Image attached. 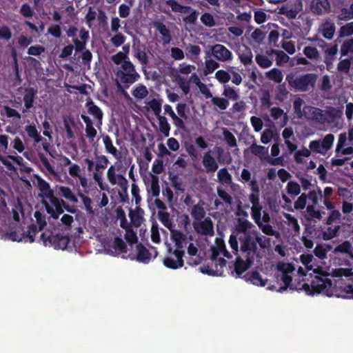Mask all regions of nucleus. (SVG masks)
Returning a JSON list of instances; mask_svg holds the SVG:
<instances>
[{"label":"nucleus","instance_id":"58","mask_svg":"<svg viewBox=\"0 0 353 353\" xmlns=\"http://www.w3.org/2000/svg\"><path fill=\"white\" fill-rule=\"evenodd\" d=\"M352 250V245L348 241L343 242L338 245L334 250V252H343L350 254Z\"/></svg>","mask_w":353,"mask_h":353},{"label":"nucleus","instance_id":"44","mask_svg":"<svg viewBox=\"0 0 353 353\" xmlns=\"http://www.w3.org/2000/svg\"><path fill=\"white\" fill-rule=\"evenodd\" d=\"M103 141L105 147L106 151L118 158L119 154L117 148L113 145L111 139L108 136H105L103 138Z\"/></svg>","mask_w":353,"mask_h":353},{"label":"nucleus","instance_id":"60","mask_svg":"<svg viewBox=\"0 0 353 353\" xmlns=\"http://www.w3.org/2000/svg\"><path fill=\"white\" fill-rule=\"evenodd\" d=\"M339 228V226H334V227L328 228L327 230L323 232V239L325 240H330V239H332L333 237H334L338 232Z\"/></svg>","mask_w":353,"mask_h":353},{"label":"nucleus","instance_id":"46","mask_svg":"<svg viewBox=\"0 0 353 353\" xmlns=\"http://www.w3.org/2000/svg\"><path fill=\"white\" fill-rule=\"evenodd\" d=\"M212 103L221 110H225L229 106V101L223 97H212Z\"/></svg>","mask_w":353,"mask_h":353},{"label":"nucleus","instance_id":"61","mask_svg":"<svg viewBox=\"0 0 353 353\" xmlns=\"http://www.w3.org/2000/svg\"><path fill=\"white\" fill-rule=\"evenodd\" d=\"M303 104V101L301 99H296L294 101V109L299 118L303 117V109L301 107Z\"/></svg>","mask_w":353,"mask_h":353},{"label":"nucleus","instance_id":"6","mask_svg":"<svg viewBox=\"0 0 353 353\" xmlns=\"http://www.w3.org/2000/svg\"><path fill=\"white\" fill-rule=\"evenodd\" d=\"M295 268L294 266L288 263L279 262L276 265V279L281 281L283 284L276 290L279 292H284L288 287H291L292 275L294 274Z\"/></svg>","mask_w":353,"mask_h":353},{"label":"nucleus","instance_id":"24","mask_svg":"<svg viewBox=\"0 0 353 353\" xmlns=\"http://www.w3.org/2000/svg\"><path fill=\"white\" fill-rule=\"evenodd\" d=\"M107 177L110 183L112 185H123L126 182V180L124 176L122 175V173H119L110 168H109L107 172Z\"/></svg>","mask_w":353,"mask_h":353},{"label":"nucleus","instance_id":"53","mask_svg":"<svg viewBox=\"0 0 353 353\" xmlns=\"http://www.w3.org/2000/svg\"><path fill=\"white\" fill-rule=\"evenodd\" d=\"M13 219L16 221H19L21 217L23 216V209L21 203L17 202L12 210Z\"/></svg>","mask_w":353,"mask_h":353},{"label":"nucleus","instance_id":"32","mask_svg":"<svg viewBox=\"0 0 353 353\" xmlns=\"http://www.w3.org/2000/svg\"><path fill=\"white\" fill-rule=\"evenodd\" d=\"M188 253L190 256H194L193 259H190L188 261V263L191 265H196L200 263L201 259L197 255L198 248L196 245L193 243H190L188 247Z\"/></svg>","mask_w":353,"mask_h":353},{"label":"nucleus","instance_id":"63","mask_svg":"<svg viewBox=\"0 0 353 353\" xmlns=\"http://www.w3.org/2000/svg\"><path fill=\"white\" fill-rule=\"evenodd\" d=\"M150 191L152 192L154 196H157L159 194V185L158 183V179L153 176L151 181Z\"/></svg>","mask_w":353,"mask_h":353},{"label":"nucleus","instance_id":"42","mask_svg":"<svg viewBox=\"0 0 353 353\" xmlns=\"http://www.w3.org/2000/svg\"><path fill=\"white\" fill-rule=\"evenodd\" d=\"M15 161H17V159L13 157H6L0 154V162H1L8 171L12 172L14 170L13 163Z\"/></svg>","mask_w":353,"mask_h":353},{"label":"nucleus","instance_id":"18","mask_svg":"<svg viewBox=\"0 0 353 353\" xmlns=\"http://www.w3.org/2000/svg\"><path fill=\"white\" fill-rule=\"evenodd\" d=\"M303 116L308 119L316 120L319 122L324 119L322 111L312 106H305L303 108Z\"/></svg>","mask_w":353,"mask_h":353},{"label":"nucleus","instance_id":"4","mask_svg":"<svg viewBox=\"0 0 353 353\" xmlns=\"http://www.w3.org/2000/svg\"><path fill=\"white\" fill-rule=\"evenodd\" d=\"M34 217L36 219L38 228L34 224H33L28 228L26 233L23 232L20 229H18L17 231L11 230L6 234L5 239L18 242L21 241H25L30 243L33 242L34 241V236L37 233L41 230L46 225L45 216L41 212L38 211L35 212Z\"/></svg>","mask_w":353,"mask_h":353},{"label":"nucleus","instance_id":"41","mask_svg":"<svg viewBox=\"0 0 353 353\" xmlns=\"http://www.w3.org/2000/svg\"><path fill=\"white\" fill-rule=\"evenodd\" d=\"M322 32L324 37L332 39L335 32V27L333 23L326 21L322 27Z\"/></svg>","mask_w":353,"mask_h":353},{"label":"nucleus","instance_id":"49","mask_svg":"<svg viewBox=\"0 0 353 353\" xmlns=\"http://www.w3.org/2000/svg\"><path fill=\"white\" fill-rule=\"evenodd\" d=\"M217 177L219 181L223 183L229 184L231 182V175L225 168L219 170Z\"/></svg>","mask_w":353,"mask_h":353},{"label":"nucleus","instance_id":"13","mask_svg":"<svg viewBox=\"0 0 353 353\" xmlns=\"http://www.w3.org/2000/svg\"><path fill=\"white\" fill-rule=\"evenodd\" d=\"M314 257L311 254H301L300 256V261L305 266V269L299 268L298 270V274L301 276H307L309 275L310 277H313L314 269L321 268L319 266H316L313 263Z\"/></svg>","mask_w":353,"mask_h":353},{"label":"nucleus","instance_id":"3","mask_svg":"<svg viewBox=\"0 0 353 353\" xmlns=\"http://www.w3.org/2000/svg\"><path fill=\"white\" fill-rule=\"evenodd\" d=\"M37 185L40 190L39 196L41 197L48 213L57 219L63 212V207L65 202L57 198L51 190L48 183L41 179H37Z\"/></svg>","mask_w":353,"mask_h":353},{"label":"nucleus","instance_id":"43","mask_svg":"<svg viewBox=\"0 0 353 353\" xmlns=\"http://www.w3.org/2000/svg\"><path fill=\"white\" fill-rule=\"evenodd\" d=\"M148 94L147 88L143 85H138L132 91V95L137 99H143Z\"/></svg>","mask_w":353,"mask_h":353},{"label":"nucleus","instance_id":"40","mask_svg":"<svg viewBox=\"0 0 353 353\" xmlns=\"http://www.w3.org/2000/svg\"><path fill=\"white\" fill-rule=\"evenodd\" d=\"M284 217L285 218L287 223L290 227V230L293 231L295 234L299 233L300 227L297 220L291 214L287 213L284 214Z\"/></svg>","mask_w":353,"mask_h":353},{"label":"nucleus","instance_id":"64","mask_svg":"<svg viewBox=\"0 0 353 353\" xmlns=\"http://www.w3.org/2000/svg\"><path fill=\"white\" fill-rule=\"evenodd\" d=\"M223 136L224 139L228 143V144L231 146L234 147L236 145V140L235 137L228 130H224L223 132Z\"/></svg>","mask_w":353,"mask_h":353},{"label":"nucleus","instance_id":"19","mask_svg":"<svg viewBox=\"0 0 353 353\" xmlns=\"http://www.w3.org/2000/svg\"><path fill=\"white\" fill-rule=\"evenodd\" d=\"M330 8V4L327 0H312L310 3V10L312 12L321 14L326 12Z\"/></svg>","mask_w":353,"mask_h":353},{"label":"nucleus","instance_id":"30","mask_svg":"<svg viewBox=\"0 0 353 353\" xmlns=\"http://www.w3.org/2000/svg\"><path fill=\"white\" fill-rule=\"evenodd\" d=\"M103 246L111 254L125 252V245L123 241L120 238H115L113 242L114 251L110 250L107 242H103Z\"/></svg>","mask_w":353,"mask_h":353},{"label":"nucleus","instance_id":"52","mask_svg":"<svg viewBox=\"0 0 353 353\" xmlns=\"http://www.w3.org/2000/svg\"><path fill=\"white\" fill-rule=\"evenodd\" d=\"M330 249L331 247L330 245H317L314 249V254L319 259H323L326 257V254Z\"/></svg>","mask_w":353,"mask_h":353},{"label":"nucleus","instance_id":"14","mask_svg":"<svg viewBox=\"0 0 353 353\" xmlns=\"http://www.w3.org/2000/svg\"><path fill=\"white\" fill-rule=\"evenodd\" d=\"M193 227L198 233L201 234L212 236L214 234L213 224L210 217L199 221H194Z\"/></svg>","mask_w":353,"mask_h":353},{"label":"nucleus","instance_id":"5","mask_svg":"<svg viewBox=\"0 0 353 353\" xmlns=\"http://www.w3.org/2000/svg\"><path fill=\"white\" fill-rule=\"evenodd\" d=\"M139 78L140 75L132 63H127L124 66L119 67L115 72V80L119 87L122 85L128 87Z\"/></svg>","mask_w":353,"mask_h":353},{"label":"nucleus","instance_id":"15","mask_svg":"<svg viewBox=\"0 0 353 353\" xmlns=\"http://www.w3.org/2000/svg\"><path fill=\"white\" fill-rule=\"evenodd\" d=\"M212 55L219 61H228L232 59V53L224 46L216 44L212 47Z\"/></svg>","mask_w":353,"mask_h":353},{"label":"nucleus","instance_id":"20","mask_svg":"<svg viewBox=\"0 0 353 353\" xmlns=\"http://www.w3.org/2000/svg\"><path fill=\"white\" fill-rule=\"evenodd\" d=\"M237 54L242 63L244 65L250 64L252 61V52L250 48L245 45L239 47Z\"/></svg>","mask_w":353,"mask_h":353},{"label":"nucleus","instance_id":"50","mask_svg":"<svg viewBox=\"0 0 353 353\" xmlns=\"http://www.w3.org/2000/svg\"><path fill=\"white\" fill-rule=\"evenodd\" d=\"M157 30L163 37V42L168 43L170 41V31L166 26L162 23H158L157 26Z\"/></svg>","mask_w":353,"mask_h":353},{"label":"nucleus","instance_id":"62","mask_svg":"<svg viewBox=\"0 0 353 353\" xmlns=\"http://www.w3.org/2000/svg\"><path fill=\"white\" fill-rule=\"evenodd\" d=\"M353 34V23H349L340 29L341 37H348Z\"/></svg>","mask_w":353,"mask_h":353},{"label":"nucleus","instance_id":"29","mask_svg":"<svg viewBox=\"0 0 353 353\" xmlns=\"http://www.w3.org/2000/svg\"><path fill=\"white\" fill-rule=\"evenodd\" d=\"M271 116L272 118L276 121H278V123L281 126H283L286 124L288 118L286 114L283 112V111L278 108H272L271 109Z\"/></svg>","mask_w":353,"mask_h":353},{"label":"nucleus","instance_id":"38","mask_svg":"<svg viewBox=\"0 0 353 353\" xmlns=\"http://www.w3.org/2000/svg\"><path fill=\"white\" fill-rule=\"evenodd\" d=\"M112 60L113 62L120 66H124L125 63H131L129 60L128 56H127L125 53H121V52H119L116 54L112 57Z\"/></svg>","mask_w":353,"mask_h":353},{"label":"nucleus","instance_id":"25","mask_svg":"<svg viewBox=\"0 0 353 353\" xmlns=\"http://www.w3.org/2000/svg\"><path fill=\"white\" fill-rule=\"evenodd\" d=\"M36 94L37 91L33 88L26 89L23 99L26 108V110H23V112L33 106Z\"/></svg>","mask_w":353,"mask_h":353},{"label":"nucleus","instance_id":"1","mask_svg":"<svg viewBox=\"0 0 353 353\" xmlns=\"http://www.w3.org/2000/svg\"><path fill=\"white\" fill-rule=\"evenodd\" d=\"M236 231L241 243V250L249 256L247 261L238 259L235 263L236 276L241 277L252 263V259L256 254L258 243L261 248L270 247V239L259 233L254 225L246 218H239Z\"/></svg>","mask_w":353,"mask_h":353},{"label":"nucleus","instance_id":"2","mask_svg":"<svg viewBox=\"0 0 353 353\" xmlns=\"http://www.w3.org/2000/svg\"><path fill=\"white\" fill-rule=\"evenodd\" d=\"M332 274L334 277H350L353 276V272L347 268H337L332 270L331 272L323 270L322 268H314L311 284L303 283L299 290H303L308 295L315 294H323L327 296L343 297L344 295L337 292L335 287L333 286L328 276Z\"/></svg>","mask_w":353,"mask_h":353},{"label":"nucleus","instance_id":"54","mask_svg":"<svg viewBox=\"0 0 353 353\" xmlns=\"http://www.w3.org/2000/svg\"><path fill=\"white\" fill-rule=\"evenodd\" d=\"M201 21L206 26L213 27L215 26V19L210 13H204L201 17Z\"/></svg>","mask_w":353,"mask_h":353},{"label":"nucleus","instance_id":"9","mask_svg":"<svg viewBox=\"0 0 353 353\" xmlns=\"http://www.w3.org/2000/svg\"><path fill=\"white\" fill-rule=\"evenodd\" d=\"M41 239L45 246H52L57 250H65L69 243V239L67 236L57 234L54 236H47L46 233L41 235Z\"/></svg>","mask_w":353,"mask_h":353},{"label":"nucleus","instance_id":"16","mask_svg":"<svg viewBox=\"0 0 353 353\" xmlns=\"http://www.w3.org/2000/svg\"><path fill=\"white\" fill-rule=\"evenodd\" d=\"M349 139L345 133L340 134L336 147V153L340 155H350L353 153V147L349 146Z\"/></svg>","mask_w":353,"mask_h":353},{"label":"nucleus","instance_id":"11","mask_svg":"<svg viewBox=\"0 0 353 353\" xmlns=\"http://www.w3.org/2000/svg\"><path fill=\"white\" fill-rule=\"evenodd\" d=\"M136 253L129 254V257L132 260H137L141 263H148L152 259L157 256V251L154 248H151L149 251L141 245H136Z\"/></svg>","mask_w":353,"mask_h":353},{"label":"nucleus","instance_id":"45","mask_svg":"<svg viewBox=\"0 0 353 353\" xmlns=\"http://www.w3.org/2000/svg\"><path fill=\"white\" fill-rule=\"evenodd\" d=\"M26 131L28 133V136L32 138L36 143H39L41 141V137L39 135L35 125H28L26 126Z\"/></svg>","mask_w":353,"mask_h":353},{"label":"nucleus","instance_id":"48","mask_svg":"<svg viewBox=\"0 0 353 353\" xmlns=\"http://www.w3.org/2000/svg\"><path fill=\"white\" fill-rule=\"evenodd\" d=\"M215 78L221 83H228L230 79V70L228 72L220 70L215 73Z\"/></svg>","mask_w":353,"mask_h":353},{"label":"nucleus","instance_id":"28","mask_svg":"<svg viewBox=\"0 0 353 353\" xmlns=\"http://www.w3.org/2000/svg\"><path fill=\"white\" fill-rule=\"evenodd\" d=\"M161 101L153 99L145 102V108L149 111L152 110L154 114L157 117L161 112Z\"/></svg>","mask_w":353,"mask_h":353},{"label":"nucleus","instance_id":"37","mask_svg":"<svg viewBox=\"0 0 353 353\" xmlns=\"http://www.w3.org/2000/svg\"><path fill=\"white\" fill-rule=\"evenodd\" d=\"M223 95L225 98L232 100V101L238 100L239 98V90H235L234 88H232L228 85L224 86Z\"/></svg>","mask_w":353,"mask_h":353},{"label":"nucleus","instance_id":"12","mask_svg":"<svg viewBox=\"0 0 353 353\" xmlns=\"http://www.w3.org/2000/svg\"><path fill=\"white\" fill-rule=\"evenodd\" d=\"M183 250L176 249L172 252L171 249L168 248V253L163 259V265L171 269L181 268L183 265Z\"/></svg>","mask_w":353,"mask_h":353},{"label":"nucleus","instance_id":"57","mask_svg":"<svg viewBox=\"0 0 353 353\" xmlns=\"http://www.w3.org/2000/svg\"><path fill=\"white\" fill-rule=\"evenodd\" d=\"M219 67V63L214 60H207L205 61V74H209L212 73Z\"/></svg>","mask_w":353,"mask_h":353},{"label":"nucleus","instance_id":"47","mask_svg":"<svg viewBox=\"0 0 353 353\" xmlns=\"http://www.w3.org/2000/svg\"><path fill=\"white\" fill-rule=\"evenodd\" d=\"M1 113L3 116H6L8 118L21 119V114L17 110L8 106L3 107L1 110Z\"/></svg>","mask_w":353,"mask_h":353},{"label":"nucleus","instance_id":"31","mask_svg":"<svg viewBox=\"0 0 353 353\" xmlns=\"http://www.w3.org/2000/svg\"><path fill=\"white\" fill-rule=\"evenodd\" d=\"M250 150L252 154L259 157L262 160L268 158V149L264 146L252 144L250 146Z\"/></svg>","mask_w":353,"mask_h":353},{"label":"nucleus","instance_id":"21","mask_svg":"<svg viewBox=\"0 0 353 353\" xmlns=\"http://www.w3.org/2000/svg\"><path fill=\"white\" fill-rule=\"evenodd\" d=\"M249 201L252 204L251 208L252 218H259V214H261L262 207L259 203V193H251L249 196Z\"/></svg>","mask_w":353,"mask_h":353},{"label":"nucleus","instance_id":"33","mask_svg":"<svg viewBox=\"0 0 353 353\" xmlns=\"http://www.w3.org/2000/svg\"><path fill=\"white\" fill-rule=\"evenodd\" d=\"M205 212L204 210V208L203 205L200 203L194 205L190 210V214L192 217L194 219V221H199L205 219Z\"/></svg>","mask_w":353,"mask_h":353},{"label":"nucleus","instance_id":"59","mask_svg":"<svg viewBox=\"0 0 353 353\" xmlns=\"http://www.w3.org/2000/svg\"><path fill=\"white\" fill-rule=\"evenodd\" d=\"M256 63L262 68H268L272 65V61L264 55H256Z\"/></svg>","mask_w":353,"mask_h":353},{"label":"nucleus","instance_id":"17","mask_svg":"<svg viewBox=\"0 0 353 353\" xmlns=\"http://www.w3.org/2000/svg\"><path fill=\"white\" fill-rule=\"evenodd\" d=\"M243 278L246 281L259 287H264L268 282V279H263L261 275L256 271L247 273L244 275Z\"/></svg>","mask_w":353,"mask_h":353},{"label":"nucleus","instance_id":"22","mask_svg":"<svg viewBox=\"0 0 353 353\" xmlns=\"http://www.w3.org/2000/svg\"><path fill=\"white\" fill-rule=\"evenodd\" d=\"M211 153L212 151L208 152L203 157V164L207 172H215L218 168V164Z\"/></svg>","mask_w":353,"mask_h":353},{"label":"nucleus","instance_id":"23","mask_svg":"<svg viewBox=\"0 0 353 353\" xmlns=\"http://www.w3.org/2000/svg\"><path fill=\"white\" fill-rule=\"evenodd\" d=\"M57 193L72 203H77L78 199L71 189L68 187L59 185L56 187Z\"/></svg>","mask_w":353,"mask_h":353},{"label":"nucleus","instance_id":"8","mask_svg":"<svg viewBox=\"0 0 353 353\" xmlns=\"http://www.w3.org/2000/svg\"><path fill=\"white\" fill-rule=\"evenodd\" d=\"M225 257L230 258V253L225 249V242L221 239H216L214 245L212 248V259L222 268L225 265Z\"/></svg>","mask_w":353,"mask_h":353},{"label":"nucleus","instance_id":"10","mask_svg":"<svg viewBox=\"0 0 353 353\" xmlns=\"http://www.w3.org/2000/svg\"><path fill=\"white\" fill-rule=\"evenodd\" d=\"M334 141V135L329 134L322 140L311 141L309 144V148L314 152L325 154L332 148Z\"/></svg>","mask_w":353,"mask_h":353},{"label":"nucleus","instance_id":"7","mask_svg":"<svg viewBox=\"0 0 353 353\" xmlns=\"http://www.w3.org/2000/svg\"><path fill=\"white\" fill-rule=\"evenodd\" d=\"M287 80L289 84L296 90L305 91L307 88L314 85L316 76L312 74H307L303 76L295 77L294 75H288Z\"/></svg>","mask_w":353,"mask_h":353},{"label":"nucleus","instance_id":"55","mask_svg":"<svg viewBox=\"0 0 353 353\" xmlns=\"http://www.w3.org/2000/svg\"><path fill=\"white\" fill-rule=\"evenodd\" d=\"M287 191L288 194L296 196L301 191L300 185L296 182L290 181L287 185Z\"/></svg>","mask_w":353,"mask_h":353},{"label":"nucleus","instance_id":"39","mask_svg":"<svg viewBox=\"0 0 353 353\" xmlns=\"http://www.w3.org/2000/svg\"><path fill=\"white\" fill-rule=\"evenodd\" d=\"M166 3L172 8L174 12L188 13L190 10V8L183 6L178 3L175 0H167Z\"/></svg>","mask_w":353,"mask_h":353},{"label":"nucleus","instance_id":"34","mask_svg":"<svg viewBox=\"0 0 353 353\" xmlns=\"http://www.w3.org/2000/svg\"><path fill=\"white\" fill-rule=\"evenodd\" d=\"M254 222L257 224L259 228L262 230L263 233L267 235L274 236L276 234V232L274 230L272 227L268 223L263 224L261 220V214H259V218H252Z\"/></svg>","mask_w":353,"mask_h":353},{"label":"nucleus","instance_id":"36","mask_svg":"<svg viewBox=\"0 0 353 353\" xmlns=\"http://www.w3.org/2000/svg\"><path fill=\"white\" fill-rule=\"evenodd\" d=\"M311 154V150L306 148H301L299 150L295 152L294 157V160L298 163H303L305 161V159L307 158Z\"/></svg>","mask_w":353,"mask_h":353},{"label":"nucleus","instance_id":"35","mask_svg":"<svg viewBox=\"0 0 353 353\" xmlns=\"http://www.w3.org/2000/svg\"><path fill=\"white\" fill-rule=\"evenodd\" d=\"M159 130L162 132L165 137H168L170 134V125L168 122L167 119L163 116H157Z\"/></svg>","mask_w":353,"mask_h":353},{"label":"nucleus","instance_id":"56","mask_svg":"<svg viewBox=\"0 0 353 353\" xmlns=\"http://www.w3.org/2000/svg\"><path fill=\"white\" fill-rule=\"evenodd\" d=\"M130 217L131 219L132 223L134 226L138 227L141 225L143 220V217L140 214L139 210L134 212L130 211Z\"/></svg>","mask_w":353,"mask_h":353},{"label":"nucleus","instance_id":"27","mask_svg":"<svg viewBox=\"0 0 353 353\" xmlns=\"http://www.w3.org/2000/svg\"><path fill=\"white\" fill-rule=\"evenodd\" d=\"M86 107L88 108V112L98 119L97 126L99 127L100 125H101V119L103 117L102 111L92 101H88L86 103Z\"/></svg>","mask_w":353,"mask_h":353},{"label":"nucleus","instance_id":"51","mask_svg":"<svg viewBox=\"0 0 353 353\" xmlns=\"http://www.w3.org/2000/svg\"><path fill=\"white\" fill-rule=\"evenodd\" d=\"M267 77L276 83H280L283 80V74L278 69H272L268 72Z\"/></svg>","mask_w":353,"mask_h":353},{"label":"nucleus","instance_id":"26","mask_svg":"<svg viewBox=\"0 0 353 353\" xmlns=\"http://www.w3.org/2000/svg\"><path fill=\"white\" fill-rule=\"evenodd\" d=\"M171 238L177 246L176 249L178 250H181V248L187 243L185 236L179 231L172 230Z\"/></svg>","mask_w":353,"mask_h":353}]
</instances>
